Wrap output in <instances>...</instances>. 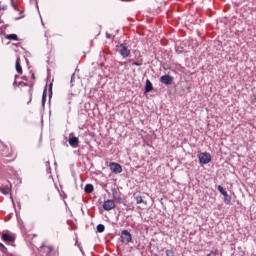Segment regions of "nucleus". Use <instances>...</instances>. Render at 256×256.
Masks as SVG:
<instances>
[{"mask_svg": "<svg viewBox=\"0 0 256 256\" xmlns=\"http://www.w3.org/2000/svg\"><path fill=\"white\" fill-rule=\"evenodd\" d=\"M198 161L201 167H203V165L211 163V154L209 152H201L200 154H198Z\"/></svg>", "mask_w": 256, "mask_h": 256, "instance_id": "f257e3e1", "label": "nucleus"}, {"mask_svg": "<svg viewBox=\"0 0 256 256\" xmlns=\"http://www.w3.org/2000/svg\"><path fill=\"white\" fill-rule=\"evenodd\" d=\"M120 238L122 243H126V245L128 243H131V241H133V236L131 235V232L129 230H123L121 232Z\"/></svg>", "mask_w": 256, "mask_h": 256, "instance_id": "f03ea898", "label": "nucleus"}, {"mask_svg": "<svg viewBox=\"0 0 256 256\" xmlns=\"http://www.w3.org/2000/svg\"><path fill=\"white\" fill-rule=\"evenodd\" d=\"M117 51L124 58L129 57L131 55V50L125 46V44H120L117 46Z\"/></svg>", "mask_w": 256, "mask_h": 256, "instance_id": "7ed1b4c3", "label": "nucleus"}, {"mask_svg": "<svg viewBox=\"0 0 256 256\" xmlns=\"http://www.w3.org/2000/svg\"><path fill=\"white\" fill-rule=\"evenodd\" d=\"M109 167L112 173H115L116 175H118L119 173H123V167L117 162H111Z\"/></svg>", "mask_w": 256, "mask_h": 256, "instance_id": "20e7f679", "label": "nucleus"}, {"mask_svg": "<svg viewBox=\"0 0 256 256\" xmlns=\"http://www.w3.org/2000/svg\"><path fill=\"white\" fill-rule=\"evenodd\" d=\"M173 76L166 74V75H162L159 78L160 83H162L163 85H173Z\"/></svg>", "mask_w": 256, "mask_h": 256, "instance_id": "39448f33", "label": "nucleus"}, {"mask_svg": "<svg viewBox=\"0 0 256 256\" xmlns=\"http://www.w3.org/2000/svg\"><path fill=\"white\" fill-rule=\"evenodd\" d=\"M218 191H219V193H221V195H223L224 203L226 205H229V203H231V195H228L225 188H223V186H221V185L218 186Z\"/></svg>", "mask_w": 256, "mask_h": 256, "instance_id": "423d86ee", "label": "nucleus"}, {"mask_svg": "<svg viewBox=\"0 0 256 256\" xmlns=\"http://www.w3.org/2000/svg\"><path fill=\"white\" fill-rule=\"evenodd\" d=\"M68 143L70 145V147H72L73 149H77V147H79V137L77 136H69L68 138Z\"/></svg>", "mask_w": 256, "mask_h": 256, "instance_id": "0eeeda50", "label": "nucleus"}, {"mask_svg": "<svg viewBox=\"0 0 256 256\" xmlns=\"http://www.w3.org/2000/svg\"><path fill=\"white\" fill-rule=\"evenodd\" d=\"M103 209L104 211H111V209H115V202L111 199L104 201Z\"/></svg>", "mask_w": 256, "mask_h": 256, "instance_id": "6e6552de", "label": "nucleus"}, {"mask_svg": "<svg viewBox=\"0 0 256 256\" xmlns=\"http://www.w3.org/2000/svg\"><path fill=\"white\" fill-rule=\"evenodd\" d=\"M2 239L5 243H15V237L8 233L2 234Z\"/></svg>", "mask_w": 256, "mask_h": 256, "instance_id": "1a4fd4ad", "label": "nucleus"}, {"mask_svg": "<svg viewBox=\"0 0 256 256\" xmlns=\"http://www.w3.org/2000/svg\"><path fill=\"white\" fill-rule=\"evenodd\" d=\"M15 69L19 75L23 74V68L21 67V58L18 56L16 59Z\"/></svg>", "mask_w": 256, "mask_h": 256, "instance_id": "9d476101", "label": "nucleus"}, {"mask_svg": "<svg viewBox=\"0 0 256 256\" xmlns=\"http://www.w3.org/2000/svg\"><path fill=\"white\" fill-rule=\"evenodd\" d=\"M153 91V83H151V80L147 79L145 84V93H151Z\"/></svg>", "mask_w": 256, "mask_h": 256, "instance_id": "9b49d317", "label": "nucleus"}, {"mask_svg": "<svg viewBox=\"0 0 256 256\" xmlns=\"http://www.w3.org/2000/svg\"><path fill=\"white\" fill-rule=\"evenodd\" d=\"M112 195H113V199L114 201H116V203H123V198H121V196H117V190H112Z\"/></svg>", "mask_w": 256, "mask_h": 256, "instance_id": "f8f14e48", "label": "nucleus"}, {"mask_svg": "<svg viewBox=\"0 0 256 256\" xmlns=\"http://www.w3.org/2000/svg\"><path fill=\"white\" fill-rule=\"evenodd\" d=\"M94 190L95 187L93 186V184H86L84 187L85 193H93Z\"/></svg>", "mask_w": 256, "mask_h": 256, "instance_id": "ddd939ff", "label": "nucleus"}, {"mask_svg": "<svg viewBox=\"0 0 256 256\" xmlns=\"http://www.w3.org/2000/svg\"><path fill=\"white\" fill-rule=\"evenodd\" d=\"M46 101H47V86H45L42 94V107H45Z\"/></svg>", "mask_w": 256, "mask_h": 256, "instance_id": "4468645a", "label": "nucleus"}, {"mask_svg": "<svg viewBox=\"0 0 256 256\" xmlns=\"http://www.w3.org/2000/svg\"><path fill=\"white\" fill-rule=\"evenodd\" d=\"M6 39H8L9 41H19V37L17 36V34H8L6 35Z\"/></svg>", "mask_w": 256, "mask_h": 256, "instance_id": "2eb2a0df", "label": "nucleus"}, {"mask_svg": "<svg viewBox=\"0 0 256 256\" xmlns=\"http://www.w3.org/2000/svg\"><path fill=\"white\" fill-rule=\"evenodd\" d=\"M96 229H97V233H103L105 231V225L98 224Z\"/></svg>", "mask_w": 256, "mask_h": 256, "instance_id": "dca6fc26", "label": "nucleus"}, {"mask_svg": "<svg viewBox=\"0 0 256 256\" xmlns=\"http://www.w3.org/2000/svg\"><path fill=\"white\" fill-rule=\"evenodd\" d=\"M0 191L3 195H9V186H5L4 188L0 187Z\"/></svg>", "mask_w": 256, "mask_h": 256, "instance_id": "f3484780", "label": "nucleus"}, {"mask_svg": "<svg viewBox=\"0 0 256 256\" xmlns=\"http://www.w3.org/2000/svg\"><path fill=\"white\" fill-rule=\"evenodd\" d=\"M135 201L137 205H141L143 203V197L142 196H135Z\"/></svg>", "mask_w": 256, "mask_h": 256, "instance_id": "a211bd4d", "label": "nucleus"}, {"mask_svg": "<svg viewBox=\"0 0 256 256\" xmlns=\"http://www.w3.org/2000/svg\"><path fill=\"white\" fill-rule=\"evenodd\" d=\"M53 96V83L49 84V99Z\"/></svg>", "mask_w": 256, "mask_h": 256, "instance_id": "6ab92c4d", "label": "nucleus"}, {"mask_svg": "<svg viewBox=\"0 0 256 256\" xmlns=\"http://www.w3.org/2000/svg\"><path fill=\"white\" fill-rule=\"evenodd\" d=\"M45 165H46L47 172L51 173V162L46 161Z\"/></svg>", "mask_w": 256, "mask_h": 256, "instance_id": "aec40b11", "label": "nucleus"}, {"mask_svg": "<svg viewBox=\"0 0 256 256\" xmlns=\"http://www.w3.org/2000/svg\"><path fill=\"white\" fill-rule=\"evenodd\" d=\"M0 248H1L2 253H7V247H5V245H3V243H0Z\"/></svg>", "mask_w": 256, "mask_h": 256, "instance_id": "412c9836", "label": "nucleus"}, {"mask_svg": "<svg viewBox=\"0 0 256 256\" xmlns=\"http://www.w3.org/2000/svg\"><path fill=\"white\" fill-rule=\"evenodd\" d=\"M166 256H175V252L173 250H166Z\"/></svg>", "mask_w": 256, "mask_h": 256, "instance_id": "4be33fe9", "label": "nucleus"}, {"mask_svg": "<svg viewBox=\"0 0 256 256\" xmlns=\"http://www.w3.org/2000/svg\"><path fill=\"white\" fill-rule=\"evenodd\" d=\"M7 11V5H1L0 4V11Z\"/></svg>", "mask_w": 256, "mask_h": 256, "instance_id": "5701e85b", "label": "nucleus"}, {"mask_svg": "<svg viewBox=\"0 0 256 256\" xmlns=\"http://www.w3.org/2000/svg\"><path fill=\"white\" fill-rule=\"evenodd\" d=\"M32 100H33V94L30 92V98H29V101L27 102V105H29V103H31Z\"/></svg>", "mask_w": 256, "mask_h": 256, "instance_id": "b1692460", "label": "nucleus"}, {"mask_svg": "<svg viewBox=\"0 0 256 256\" xmlns=\"http://www.w3.org/2000/svg\"><path fill=\"white\" fill-rule=\"evenodd\" d=\"M132 65H135L136 67H141V63L139 62H133Z\"/></svg>", "mask_w": 256, "mask_h": 256, "instance_id": "393cba45", "label": "nucleus"}, {"mask_svg": "<svg viewBox=\"0 0 256 256\" xmlns=\"http://www.w3.org/2000/svg\"><path fill=\"white\" fill-rule=\"evenodd\" d=\"M19 85H21V87H27V83L25 82H19Z\"/></svg>", "mask_w": 256, "mask_h": 256, "instance_id": "a878e982", "label": "nucleus"}, {"mask_svg": "<svg viewBox=\"0 0 256 256\" xmlns=\"http://www.w3.org/2000/svg\"><path fill=\"white\" fill-rule=\"evenodd\" d=\"M210 253H211V255H217L219 253V251L218 250H214V251H211Z\"/></svg>", "mask_w": 256, "mask_h": 256, "instance_id": "bb28decb", "label": "nucleus"}, {"mask_svg": "<svg viewBox=\"0 0 256 256\" xmlns=\"http://www.w3.org/2000/svg\"><path fill=\"white\" fill-rule=\"evenodd\" d=\"M72 97H73V94H68V96H67L68 101H71Z\"/></svg>", "mask_w": 256, "mask_h": 256, "instance_id": "cd10ccee", "label": "nucleus"}, {"mask_svg": "<svg viewBox=\"0 0 256 256\" xmlns=\"http://www.w3.org/2000/svg\"><path fill=\"white\" fill-rule=\"evenodd\" d=\"M106 38H107V39H111V34H109L108 32H106Z\"/></svg>", "mask_w": 256, "mask_h": 256, "instance_id": "c85d7f7f", "label": "nucleus"}, {"mask_svg": "<svg viewBox=\"0 0 256 256\" xmlns=\"http://www.w3.org/2000/svg\"><path fill=\"white\" fill-rule=\"evenodd\" d=\"M75 78V74H72L71 76V83H73V79Z\"/></svg>", "mask_w": 256, "mask_h": 256, "instance_id": "c756f323", "label": "nucleus"}, {"mask_svg": "<svg viewBox=\"0 0 256 256\" xmlns=\"http://www.w3.org/2000/svg\"><path fill=\"white\" fill-rule=\"evenodd\" d=\"M12 6L16 9L15 2L12 1Z\"/></svg>", "mask_w": 256, "mask_h": 256, "instance_id": "7c9ffc66", "label": "nucleus"}, {"mask_svg": "<svg viewBox=\"0 0 256 256\" xmlns=\"http://www.w3.org/2000/svg\"><path fill=\"white\" fill-rule=\"evenodd\" d=\"M32 79H35V74H32Z\"/></svg>", "mask_w": 256, "mask_h": 256, "instance_id": "2f4dec72", "label": "nucleus"}, {"mask_svg": "<svg viewBox=\"0 0 256 256\" xmlns=\"http://www.w3.org/2000/svg\"><path fill=\"white\" fill-rule=\"evenodd\" d=\"M19 19H21V17L16 18V21H19Z\"/></svg>", "mask_w": 256, "mask_h": 256, "instance_id": "473e14b6", "label": "nucleus"}, {"mask_svg": "<svg viewBox=\"0 0 256 256\" xmlns=\"http://www.w3.org/2000/svg\"><path fill=\"white\" fill-rule=\"evenodd\" d=\"M51 251H53V249H52V248H50V249H49V253H51Z\"/></svg>", "mask_w": 256, "mask_h": 256, "instance_id": "72a5a7b5", "label": "nucleus"}, {"mask_svg": "<svg viewBox=\"0 0 256 256\" xmlns=\"http://www.w3.org/2000/svg\"><path fill=\"white\" fill-rule=\"evenodd\" d=\"M207 256H213V254H211V252H210Z\"/></svg>", "mask_w": 256, "mask_h": 256, "instance_id": "f704fd0d", "label": "nucleus"}, {"mask_svg": "<svg viewBox=\"0 0 256 256\" xmlns=\"http://www.w3.org/2000/svg\"><path fill=\"white\" fill-rule=\"evenodd\" d=\"M12 203H13V205H15V202H14V200H12Z\"/></svg>", "mask_w": 256, "mask_h": 256, "instance_id": "c9c22d12", "label": "nucleus"}]
</instances>
